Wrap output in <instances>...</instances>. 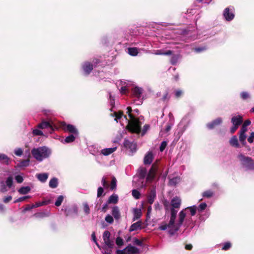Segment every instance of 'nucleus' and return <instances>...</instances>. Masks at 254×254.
Here are the masks:
<instances>
[{"mask_svg":"<svg viewBox=\"0 0 254 254\" xmlns=\"http://www.w3.org/2000/svg\"><path fill=\"white\" fill-rule=\"evenodd\" d=\"M177 214H175V218L173 221L171 222V215H170V220L167 223L166 222H162L159 226L158 229L161 231L167 230L168 234L170 236H173L175 234L179 231L180 227L183 225L186 216V213L185 212V210L181 211L179 214L178 221L177 223H175V220L176 219Z\"/></svg>","mask_w":254,"mask_h":254,"instance_id":"nucleus-1","label":"nucleus"},{"mask_svg":"<svg viewBox=\"0 0 254 254\" xmlns=\"http://www.w3.org/2000/svg\"><path fill=\"white\" fill-rule=\"evenodd\" d=\"M157 170V166L156 163H153L148 173L147 174V170L145 168L140 167L138 169L137 176L139 181L143 183V180L146 177L147 181H151L154 177L155 173Z\"/></svg>","mask_w":254,"mask_h":254,"instance_id":"nucleus-2","label":"nucleus"},{"mask_svg":"<svg viewBox=\"0 0 254 254\" xmlns=\"http://www.w3.org/2000/svg\"><path fill=\"white\" fill-rule=\"evenodd\" d=\"M127 113L130 118L128 121L127 128L132 132L139 133L141 131V123L138 119H136L131 113L132 109L130 107L127 108Z\"/></svg>","mask_w":254,"mask_h":254,"instance_id":"nucleus-3","label":"nucleus"},{"mask_svg":"<svg viewBox=\"0 0 254 254\" xmlns=\"http://www.w3.org/2000/svg\"><path fill=\"white\" fill-rule=\"evenodd\" d=\"M51 153V150L45 146L34 148L31 150V153L35 159L48 158L50 156Z\"/></svg>","mask_w":254,"mask_h":254,"instance_id":"nucleus-4","label":"nucleus"},{"mask_svg":"<svg viewBox=\"0 0 254 254\" xmlns=\"http://www.w3.org/2000/svg\"><path fill=\"white\" fill-rule=\"evenodd\" d=\"M181 204V199L178 196L173 197L170 202V215H171V221L174 220L175 214H177L178 209L180 208Z\"/></svg>","mask_w":254,"mask_h":254,"instance_id":"nucleus-5","label":"nucleus"},{"mask_svg":"<svg viewBox=\"0 0 254 254\" xmlns=\"http://www.w3.org/2000/svg\"><path fill=\"white\" fill-rule=\"evenodd\" d=\"M223 15L226 20L228 21L232 20L235 17L234 7H229L226 8L224 10Z\"/></svg>","mask_w":254,"mask_h":254,"instance_id":"nucleus-6","label":"nucleus"},{"mask_svg":"<svg viewBox=\"0 0 254 254\" xmlns=\"http://www.w3.org/2000/svg\"><path fill=\"white\" fill-rule=\"evenodd\" d=\"M62 127L65 132H68L71 134H78L77 129L72 125H66L65 123H64L62 124Z\"/></svg>","mask_w":254,"mask_h":254,"instance_id":"nucleus-7","label":"nucleus"},{"mask_svg":"<svg viewBox=\"0 0 254 254\" xmlns=\"http://www.w3.org/2000/svg\"><path fill=\"white\" fill-rule=\"evenodd\" d=\"M242 165L246 171L254 170V160H242Z\"/></svg>","mask_w":254,"mask_h":254,"instance_id":"nucleus-8","label":"nucleus"},{"mask_svg":"<svg viewBox=\"0 0 254 254\" xmlns=\"http://www.w3.org/2000/svg\"><path fill=\"white\" fill-rule=\"evenodd\" d=\"M124 145L127 149H129L131 153H134L136 150V143L133 141H130L127 139H125Z\"/></svg>","mask_w":254,"mask_h":254,"instance_id":"nucleus-9","label":"nucleus"},{"mask_svg":"<svg viewBox=\"0 0 254 254\" xmlns=\"http://www.w3.org/2000/svg\"><path fill=\"white\" fill-rule=\"evenodd\" d=\"M222 122V120L221 118H218L217 119L213 120L212 122L209 123L207 124V127L212 129L215 127L216 126L220 125Z\"/></svg>","mask_w":254,"mask_h":254,"instance_id":"nucleus-10","label":"nucleus"},{"mask_svg":"<svg viewBox=\"0 0 254 254\" xmlns=\"http://www.w3.org/2000/svg\"><path fill=\"white\" fill-rule=\"evenodd\" d=\"M63 210L64 211L66 216L70 215L72 213H74L75 215H77L78 213V209L76 206H73L72 208L64 207Z\"/></svg>","mask_w":254,"mask_h":254,"instance_id":"nucleus-11","label":"nucleus"},{"mask_svg":"<svg viewBox=\"0 0 254 254\" xmlns=\"http://www.w3.org/2000/svg\"><path fill=\"white\" fill-rule=\"evenodd\" d=\"M243 121V117L241 115L234 116L232 117L231 119V122L233 125L237 126L238 127L242 124Z\"/></svg>","mask_w":254,"mask_h":254,"instance_id":"nucleus-12","label":"nucleus"},{"mask_svg":"<svg viewBox=\"0 0 254 254\" xmlns=\"http://www.w3.org/2000/svg\"><path fill=\"white\" fill-rule=\"evenodd\" d=\"M93 65L90 63L86 62L83 65L82 67L83 70L86 75H88L93 69Z\"/></svg>","mask_w":254,"mask_h":254,"instance_id":"nucleus-13","label":"nucleus"},{"mask_svg":"<svg viewBox=\"0 0 254 254\" xmlns=\"http://www.w3.org/2000/svg\"><path fill=\"white\" fill-rule=\"evenodd\" d=\"M143 89L138 87H135L132 89L131 93L134 97L139 98L142 93Z\"/></svg>","mask_w":254,"mask_h":254,"instance_id":"nucleus-14","label":"nucleus"},{"mask_svg":"<svg viewBox=\"0 0 254 254\" xmlns=\"http://www.w3.org/2000/svg\"><path fill=\"white\" fill-rule=\"evenodd\" d=\"M117 148V147L104 148L101 150L100 153L104 156H108L114 152Z\"/></svg>","mask_w":254,"mask_h":254,"instance_id":"nucleus-15","label":"nucleus"},{"mask_svg":"<svg viewBox=\"0 0 254 254\" xmlns=\"http://www.w3.org/2000/svg\"><path fill=\"white\" fill-rule=\"evenodd\" d=\"M156 198V190L155 189H152L147 195V201L150 204H152Z\"/></svg>","mask_w":254,"mask_h":254,"instance_id":"nucleus-16","label":"nucleus"},{"mask_svg":"<svg viewBox=\"0 0 254 254\" xmlns=\"http://www.w3.org/2000/svg\"><path fill=\"white\" fill-rule=\"evenodd\" d=\"M126 251L127 254H134L139 252V250L135 247L132 246L131 245H128L126 248Z\"/></svg>","mask_w":254,"mask_h":254,"instance_id":"nucleus-17","label":"nucleus"},{"mask_svg":"<svg viewBox=\"0 0 254 254\" xmlns=\"http://www.w3.org/2000/svg\"><path fill=\"white\" fill-rule=\"evenodd\" d=\"M38 127L44 129V128H49L50 131H53L54 129L53 128L52 126L50 124V123L48 122L44 121L39 124L38 125Z\"/></svg>","mask_w":254,"mask_h":254,"instance_id":"nucleus-18","label":"nucleus"},{"mask_svg":"<svg viewBox=\"0 0 254 254\" xmlns=\"http://www.w3.org/2000/svg\"><path fill=\"white\" fill-rule=\"evenodd\" d=\"M141 228V222L139 221L136 222L133 224H132L129 229L130 232H132L134 231H136L138 229H140Z\"/></svg>","mask_w":254,"mask_h":254,"instance_id":"nucleus-19","label":"nucleus"},{"mask_svg":"<svg viewBox=\"0 0 254 254\" xmlns=\"http://www.w3.org/2000/svg\"><path fill=\"white\" fill-rule=\"evenodd\" d=\"M112 214L115 219L118 220L121 217L119 209L117 206H114L112 208Z\"/></svg>","mask_w":254,"mask_h":254,"instance_id":"nucleus-20","label":"nucleus"},{"mask_svg":"<svg viewBox=\"0 0 254 254\" xmlns=\"http://www.w3.org/2000/svg\"><path fill=\"white\" fill-rule=\"evenodd\" d=\"M230 144L236 148H240V145L238 142L237 137L236 135L233 136L230 140Z\"/></svg>","mask_w":254,"mask_h":254,"instance_id":"nucleus-21","label":"nucleus"},{"mask_svg":"<svg viewBox=\"0 0 254 254\" xmlns=\"http://www.w3.org/2000/svg\"><path fill=\"white\" fill-rule=\"evenodd\" d=\"M181 181L179 177H176L169 179V185L171 186H175Z\"/></svg>","mask_w":254,"mask_h":254,"instance_id":"nucleus-22","label":"nucleus"},{"mask_svg":"<svg viewBox=\"0 0 254 254\" xmlns=\"http://www.w3.org/2000/svg\"><path fill=\"white\" fill-rule=\"evenodd\" d=\"M37 179L42 183L45 182L48 178V173H41L37 175Z\"/></svg>","mask_w":254,"mask_h":254,"instance_id":"nucleus-23","label":"nucleus"},{"mask_svg":"<svg viewBox=\"0 0 254 254\" xmlns=\"http://www.w3.org/2000/svg\"><path fill=\"white\" fill-rule=\"evenodd\" d=\"M78 134H71L65 137L64 142L66 143L72 142L75 140Z\"/></svg>","mask_w":254,"mask_h":254,"instance_id":"nucleus-24","label":"nucleus"},{"mask_svg":"<svg viewBox=\"0 0 254 254\" xmlns=\"http://www.w3.org/2000/svg\"><path fill=\"white\" fill-rule=\"evenodd\" d=\"M58 186V179L56 178H53L49 182V187L51 188H56Z\"/></svg>","mask_w":254,"mask_h":254,"instance_id":"nucleus-25","label":"nucleus"},{"mask_svg":"<svg viewBox=\"0 0 254 254\" xmlns=\"http://www.w3.org/2000/svg\"><path fill=\"white\" fill-rule=\"evenodd\" d=\"M109 203H114V204H116L118 202V196L117 194H113L112 195H111L108 201Z\"/></svg>","mask_w":254,"mask_h":254,"instance_id":"nucleus-26","label":"nucleus"},{"mask_svg":"<svg viewBox=\"0 0 254 254\" xmlns=\"http://www.w3.org/2000/svg\"><path fill=\"white\" fill-rule=\"evenodd\" d=\"M31 190V188L28 187H21L18 190V191L19 192V193L21 194H25L28 193Z\"/></svg>","mask_w":254,"mask_h":254,"instance_id":"nucleus-27","label":"nucleus"},{"mask_svg":"<svg viewBox=\"0 0 254 254\" xmlns=\"http://www.w3.org/2000/svg\"><path fill=\"white\" fill-rule=\"evenodd\" d=\"M141 215V212L140 209L136 208L133 211V220L134 221L136 219H139Z\"/></svg>","mask_w":254,"mask_h":254,"instance_id":"nucleus-28","label":"nucleus"},{"mask_svg":"<svg viewBox=\"0 0 254 254\" xmlns=\"http://www.w3.org/2000/svg\"><path fill=\"white\" fill-rule=\"evenodd\" d=\"M30 160H22L17 164V167L19 168L25 167L29 165Z\"/></svg>","mask_w":254,"mask_h":254,"instance_id":"nucleus-29","label":"nucleus"},{"mask_svg":"<svg viewBox=\"0 0 254 254\" xmlns=\"http://www.w3.org/2000/svg\"><path fill=\"white\" fill-rule=\"evenodd\" d=\"M187 209L190 210L191 216H194L195 215L197 211V206L196 205H193L191 206L188 207L185 209V210Z\"/></svg>","mask_w":254,"mask_h":254,"instance_id":"nucleus-30","label":"nucleus"},{"mask_svg":"<svg viewBox=\"0 0 254 254\" xmlns=\"http://www.w3.org/2000/svg\"><path fill=\"white\" fill-rule=\"evenodd\" d=\"M213 195L214 192L211 190H206L204 191L202 194V195L203 197L208 198L211 197Z\"/></svg>","mask_w":254,"mask_h":254,"instance_id":"nucleus-31","label":"nucleus"},{"mask_svg":"<svg viewBox=\"0 0 254 254\" xmlns=\"http://www.w3.org/2000/svg\"><path fill=\"white\" fill-rule=\"evenodd\" d=\"M127 50L128 53L131 56H135L138 54V50L136 48H129Z\"/></svg>","mask_w":254,"mask_h":254,"instance_id":"nucleus-32","label":"nucleus"},{"mask_svg":"<svg viewBox=\"0 0 254 254\" xmlns=\"http://www.w3.org/2000/svg\"><path fill=\"white\" fill-rule=\"evenodd\" d=\"M172 54V51L171 50H168L166 52H162V50H157L155 53V55H171Z\"/></svg>","mask_w":254,"mask_h":254,"instance_id":"nucleus-33","label":"nucleus"},{"mask_svg":"<svg viewBox=\"0 0 254 254\" xmlns=\"http://www.w3.org/2000/svg\"><path fill=\"white\" fill-rule=\"evenodd\" d=\"M206 207L207 204L206 203H201L197 207V210L199 213L202 212L206 209Z\"/></svg>","mask_w":254,"mask_h":254,"instance_id":"nucleus-34","label":"nucleus"},{"mask_svg":"<svg viewBox=\"0 0 254 254\" xmlns=\"http://www.w3.org/2000/svg\"><path fill=\"white\" fill-rule=\"evenodd\" d=\"M108 94L110 104L112 106V107L113 108L115 104V97L112 96L110 92H108Z\"/></svg>","mask_w":254,"mask_h":254,"instance_id":"nucleus-35","label":"nucleus"},{"mask_svg":"<svg viewBox=\"0 0 254 254\" xmlns=\"http://www.w3.org/2000/svg\"><path fill=\"white\" fill-rule=\"evenodd\" d=\"M49 203L48 201H42L41 202H37L35 204H33V207L34 208L38 207L41 206L47 205Z\"/></svg>","mask_w":254,"mask_h":254,"instance_id":"nucleus-36","label":"nucleus"},{"mask_svg":"<svg viewBox=\"0 0 254 254\" xmlns=\"http://www.w3.org/2000/svg\"><path fill=\"white\" fill-rule=\"evenodd\" d=\"M105 245L108 247L109 249L113 248L114 246V241L111 240V239L104 241Z\"/></svg>","mask_w":254,"mask_h":254,"instance_id":"nucleus-37","label":"nucleus"},{"mask_svg":"<svg viewBox=\"0 0 254 254\" xmlns=\"http://www.w3.org/2000/svg\"><path fill=\"white\" fill-rule=\"evenodd\" d=\"M246 137H247V136H246L245 133V134L241 133H239V140H240V142L243 145H245L246 143Z\"/></svg>","mask_w":254,"mask_h":254,"instance_id":"nucleus-38","label":"nucleus"},{"mask_svg":"<svg viewBox=\"0 0 254 254\" xmlns=\"http://www.w3.org/2000/svg\"><path fill=\"white\" fill-rule=\"evenodd\" d=\"M117 187V180L115 177H113L112 182L110 185V189L111 190H114Z\"/></svg>","mask_w":254,"mask_h":254,"instance_id":"nucleus-39","label":"nucleus"},{"mask_svg":"<svg viewBox=\"0 0 254 254\" xmlns=\"http://www.w3.org/2000/svg\"><path fill=\"white\" fill-rule=\"evenodd\" d=\"M173 125V121L172 120H170L169 122L167 123L166 128L165 129V131L166 132H168L170 130L172 126Z\"/></svg>","mask_w":254,"mask_h":254,"instance_id":"nucleus-40","label":"nucleus"},{"mask_svg":"<svg viewBox=\"0 0 254 254\" xmlns=\"http://www.w3.org/2000/svg\"><path fill=\"white\" fill-rule=\"evenodd\" d=\"M232 246L231 243L229 242L225 243L222 248V250L223 251H227L231 248Z\"/></svg>","mask_w":254,"mask_h":254,"instance_id":"nucleus-41","label":"nucleus"},{"mask_svg":"<svg viewBox=\"0 0 254 254\" xmlns=\"http://www.w3.org/2000/svg\"><path fill=\"white\" fill-rule=\"evenodd\" d=\"M64 200V197L63 195H60L57 199L56 200V202H55V205L57 206H59L61 205L63 201Z\"/></svg>","mask_w":254,"mask_h":254,"instance_id":"nucleus-42","label":"nucleus"},{"mask_svg":"<svg viewBox=\"0 0 254 254\" xmlns=\"http://www.w3.org/2000/svg\"><path fill=\"white\" fill-rule=\"evenodd\" d=\"M132 195L135 199H139L140 196V192L136 190H132Z\"/></svg>","mask_w":254,"mask_h":254,"instance_id":"nucleus-43","label":"nucleus"},{"mask_svg":"<svg viewBox=\"0 0 254 254\" xmlns=\"http://www.w3.org/2000/svg\"><path fill=\"white\" fill-rule=\"evenodd\" d=\"M111 234L108 231H105L103 233V240H107L110 239Z\"/></svg>","mask_w":254,"mask_h":254,"instance_id":"nucleus-44","label":"nucleus"},{"mask_svg":"<svg viewBox=\"0 0 254 254\" xmlns=\"http://www.w3.org/2000/svg\"><path fill=\"white\" fill-rule=\"evenodd\" d=\"M6 186L8 187V188H10L13 184V179L11 177H9L7 178L6 181Z\"/></svg>","mask_w":254,"mask_h":254,"instance_id":"nucleus-45","label":"nucleus"},{"mask_svg":"<svg viewBox=\"0 0 254 254\" xmlns=\"http://www.w3.org/2000/svg\"><path fill=\"white\" fill-rule=\"evenodd\" d=\"M30 197H31V196L29 195H26V196L20 197L16 199V200H15L14 201V203H15L21 202V201L25 200L26 199L30 198Z\"/></svg>","mask_w":254,"mask_h":254,"instance_id":"nucleus-46","label":"nucleus"},{"mask_svg":"<svg viewBox=\"0 0 254 254\" xmlns=\"http://www.w3.org/2000/svg\"><path fill=\"white\" fill-rule=\"evenodd\" d=\"M14 153L16 156L20 157L23 154V150L20 148H17L14 150Z\"/></svg>","mask_w":254,"mask_h":254,"instance_id":"nucleus-47","label":"nucleus"},{"mask_svg":"<svg viewBox=\"0 0 254 254\" xmlns=\"http://www.w3.org/2000/svg\"><path fill=\"white\" fill-rule=\"evenodd\" d=\"M83 209L86 214L88 215L90 213V210L88 204L87 203L83 204Z\"/></svg>","mask_w":254,"mask_h":254,"instance_id":"nucleus-48","label":"nucleus"},{"mask_svg":"<svg viewBox=\"0 0 254 254\" xmlns=\"http://www.w3.org/2000/svg\"><path fill=\"white\" fill-rule=\"evenodd\" d=\"M0 191L2 192H4L7 191L6 187L4 183V182L1 181L0 183Z\"/></svg>","mask_w":254,"mask_h":254,"instance_id":"nucleus-49","label":"nucleus"},{"mask_svg":"<svg viewBox=\"0 0 254 254\" xmlns=\"http://www.w3.org/2000/svg\"><path fill=\"white\" fill-rule=\"evenodd\" d=\"M178 60V56L174 55L171 57L170 62L172 64L175 65L177 64Z\"/></svg>","mask_w":254,"mask_h":254,"instance_id":"nucleus-50","label":"nucleus"},{"mask_svg":"<svg viewBox=\"0 0 254 254\" xmlns=\"http://www.w3.org/2000/svg\"><path fill=\"white\" fill-rule=\"evenodd\" d=\"M105 221L109 224H112L114 222L113 216L108 214L105 217Z\"/></svg>","mask_w":254,"mask_h":254,"instance_id":"nucleus-51","label":"nucleus"},{"mask_svg":"<svg viewBox=\"0 0 254 254\" xmlns=\"http://www.w3.org/2000/svg\"><path fill=\"white\" fill-rule=\"evenodd\" d=\"M241 97L243 100H246L250 97V95L247 92H243L241 93Z\"/></svg>","mask_w":254,"mask_h":254,"instance_id":"nucleus-52","label":"nucleus"},{"mask_svg":"<svg viewBox=\"0 0 254 254\" xmlns=\"http://www.w3.org/2000/svg\"><path fill=\"white\" fill-rule=\"evenodd\" d=\"M116 244L119 246H121L124 244V241L120 237H117L116 241Z\"/></svg>","mask_w":254,"mask_h":254,"instance_id":"nucleus-53","label":"nucleus"},{"mask_svg":"<svg viewBox=\"0 0 254 254\" xmlns=\"http://www.w3.org/2000/svg\"><path fill=\"white\" fill-rule=\"evenodd\" d=\"M32 133L34 135H43V132L38 129H34L32 131Z\"/></svg>","mask_w":254,"mask_h":254,"instance_id":"nucleus-54","label":"nucleus"},{"mask_svg":"<svg viewBox=\"0 0 254 254\" xmlns=\"http://www.w3.org/2000/svg\"><path fill=\"white\" fill-rule=\"evenodd\" d=\"M133 242L134 245L138 246H142L143 245L142 241L137 238H134Z\"/></svg>","mask_w":254,"mask_h":254,"instance_id":"nucleus-55","label":"nucleus"},{"mask_svg":"<svg viewBox=\"0 0 254 254\" xmlns=\"http://www.w3.org/2000/svg\"><path fill=\"white\" fill-rule=\"evenodd\" d=\"M91 237H92V240L94 241V242L96 244V245H97V246L98 247V248H100V246L99 245V244L97 242V239H96V235H95V232H93L91 235Z\"/></svg>","mask_w":254,"mask_h":254,"instance_id":"nucleus-56","label":"nucleus"},{"mask_svg":"<svg viewBox=\"0 0 254 254\" xmlns=\"http://www.w3.org/2000/svg\"><path fill=\"white\" fill-rule=\"evenodd\" d=\"M167 142L165 141H163L161 142L159 147L160 151L162 152L165 149L167 146Z\"/></svg>","mask_w":254,"mask_h":254,"instance_id":"nucleus-57","label":"nucleus"},{"mask_svg":"<svg viewBox=\"0 0 254 254\" xmlns=\"http://www.w3.org/2000/svg\"><path fill=\"white\" fill-rule=\"evenodd\" d=\"M104 192V189L102 187H100L97 190V197H100Z\"/></svg>","mask_w":254,"mask_h":254,"instance_id":"nucleus-58","label":"nucleus"},{"mask_svg":"<svg viewBox=\"0 0 254 254\" xmlns=\"http://www.w3.org/2000/svg\"><path fill=\"white\" fill-rule=\"evenodd\" d=\"M150 127V126L149 125H145L143 126L142 132V135H143L145 134L146 131L149 129Z\"/></svg>","mask_w":254,"mask_h":254,"instance_id":"nucleus-59","label":"nucleus"},{"mask_svg":"<svg viewBox=\"0 0 254 254\" xmlns=\"http://www.w3.org/2000/svg\"><path fill=\"white\" fill-rule=\"evenodd\" d=\"M206 50V48L205 47H201L195 48L194 49V51L196 53H200L201 52L204 51Z\"/></svg>","mask_w":254,"mask_h":254,"instance_id":"nucleus-60","label":"nucleus"},{"mask_svg":"<svg viewBox=\"0 0 254 254\" xmlns=\"http://www.w3.org/2000/svg\"><path fill=\"white\" fill-rule=\"evenodd\" d=\"M15 180L18 183H21L23 181V178L21 176L17 175L15 176Z\"/></svg>","mask_w":254,"mask_h":254,"instance_id":"nucleus-61","label":"nucleus"},{"mask_svg":"<svg viewBox=\"0 0 254 254\" xmlns=\"http://www.w3.org/2000/svg\"><path fill=\"white\" fill-rule=\"evenodd\" d=\"M101 182H102V185L104 187L108 188V187H109L108 184L106 180V178L104 177L102 178Z\"/></svg>","mask_w":254,"mask_h":254,"instance_id":"nucleus-62","label":"nucleus"},{"mask_svg":"<svg viewBox=\"0 0 254 254\" xmlns=\"http://www.w3.org/2000/svg\"><path fill=\"white\" fill-rule=\"evenodd\" d=\"M183 94V92L181 90H177L175 91V95L176 98H179Z\"/></svg>","mask_w":254,"mask_h":254,"instance_id":"nucleus-63","label":"nucleus"},{"mask_svg":"<svg viewBox=\"0 0 254 254\" xmlns=\"http://www.w3.org/2000/svg\"><path fill=\"white\" fill-rule=\"evenodd\" d=\"M254 139V132L251 133L250 136L248 138V141L250 143L253 142Z\"/></svg>","mask_w":254,"mask_h":254,"instance_id":"nucleus-64","label":"nucleus"}]
</instances>
